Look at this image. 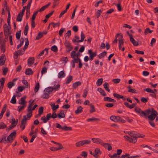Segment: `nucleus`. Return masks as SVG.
<instances>
[{"instance_id": "f257e3e1", "label": "nucleus", "mask_w": 158, "mask_h": 158, "mask_svg": "<svg viewBox=\"0 0 158 158\" xmlns=\"http://www.w3.org/2000/svg\"><path fill=\"white\" fill-rule=\"evenodd\" d=\"M127 133L130 135L131 137L126 135L124 136L125 139L130 142L135 143L137 141V138H143L144 136H142L139 134H137L135 132H127Z\"/></svg>"}, {"instance_id": "f03ea898", "label": "nucleus", "mask_w": 158, "mask_h": 158, "mask_svg": "<svg viewBox=\"0 0 158 158\" xmlns=\"http://www.w3.org/2000/svg\"><path fill=\"white\" fill-rule=\"evenodd\" d=\"M146 112L147 116H148V118L150 120H153L157 115V112L153 110H151L150 109H148L146 110Z\"/></svg>"}, {"instance_id": "7ed1b4c3", "label": "nucleus", "mask_w": 158, "mask_h": 158, "mask_svg": "<svg viewBox=\"0 0 158 158\" xmlns=\"http://www.w3.org/2000/svg\"><path fill=\"white\" fill-rule=\"evenodd\" d=\"M34 101L31 102V100L29 101V104L27 109V116L28 118H30L31 116V108L33 104Z\"/></svg>"}, {"instance_id": "20e7f679", "label": "nucleus", "mask_w": 158, "mask_h": 158, "mask_svg": "<svg viewBox=\"0 0 158 158\" xmlns=\"http://www.w3.org/2000/svg\"><path fill=\"white\" fill-rule=\"evenodd\" d=\"M135 110L140 116L144 117L145 118H147V112H146V110L145 112L143 111L141 109L138 108H135Z\"/></svg>"}, {"instance_id": "39448f33", "label": "nucleus", "mask_w": 158, "mask_h": 158, "mask_svg": "<svg viewBox=\"0 0 158 158\" xmlns=\"http://www.w3.org/2000/svg\"><path fill=\"white\" fill-rule=\"evenodd\" d=\"M10 27L7 26V24H5L4 26V32L5 36L11 34V32L10 31Z\"/></svg>"}, {"instance_id": "423d86ee", "label": "nucleus", "mask_w": 158, "mask_h": 158, "mask_svg": "<svg viewBox=\"0 0 158 158\" xmlns=\"http://www.w3.org/2000/svg\"><path fill=\"white\" fill-rule=\"evenodd\" d=\"M110 118L111 120L114 122H122L123 123H124L125 122V120L122 119L119 116H112L110 117Z\"/></svg>"}, {"instance_id": "0eeeda50", "label": "nucleus", "mask_w": 158, "mask_h": 158, "mask_svg": "<svg viewBox=\"0 0 158 158\" xmlns=\"http://www.w3.org/2000/svg\"><path fill=\"white\" fill-rule=\"evenodd\" d=\"M56 127L57 128L61 129L65 131L71 130V127H67L66 126H64L62 127L58 123H56Z\"/></svg>"}, {"instance_id": "6e6552de", "label": "nucleus", "mask_w": 158, "mask_h": 158, "mask_svg": "<svg viewBox=\"0 0 158 158\" xmlns=\"http://www.w3.org/2000/svg\"><path fill=\"white\" fill-rule=\"evenodd\" d=\"M16 132H14L11 133L8 137L7 140L10 143L11 142L15 137Z\"/></svg>"}, {"instance_id": "1a4fd4ad", "label": "nucleus", "mask_w": 158, "mask_h": 158, "mask_svg": "<svg viewBox=\"0 0 158 158\" xmlns=\"http://www.w3.org/2000/svg\"><path fill=\"white\" fill-rule=\"evenodd\" d=\"M81 61L80 59L79 58H75L73 59V60H72L71 62V64L72 68H74L75 67V63H78Z\"/></svg>"}, {"instance_id": "9d476101", "label": "nucleus", "mask_w": 158, "mask_h": 158, "mask_svg": "<svg viewBox=\"0 0 158 158\" xmlns=\"http://www.w3.org/2000/svg\"><path fill=\"white\" fill-rule=\"evenodd\" d=\"M101 154V152L99 149L98 148L95 149L93 153V156L95 158H98L99 154Z\"/></svg>"}, {"instance_id": "9b49d317", "label": "nucleus", "mask_w": 158, "mask_h": 158, "mask_svg": "<svg viewBox=\"0 0 158 158\" xmlns=\"http://www.w3.org/2000/svg\"><path fill=\"white\" fill-rule=\"evenodd\" d=\"M88 53L89 54V55L90 60H92L94 57L96 55V53L92 52V50L91 49L88 50Z\"/></svg>"}, {"instance_id": "f8f14e48", "label": "nucleus", "mask_w": 158, "mask_h": 158, "mask_svg": "<svg viewBox=\"0 0 158 158\" xmlns=\"http://www.w3.org/2000/svg\"><path fill=\"white\" fill-rule=\"evenodd\" d=\"M127 34L130 37V40L133 44L135 46H137L138 44V42L136 41L134 38L131 36V35L129 34L128 32H127Z\"/></svg>"}, {"instance_id": "ddd939ff", "label": "nucleus", "mask_w": 158, "mask_h": 158, "mask_svg": "<svg viewBox=\"0 0 158 158\" xmlns=\"http://www.w3.org/2000/svg\"><path fill=\"white\" fill-rule=\"evenodd\" d=\"M85 38V36L83 32L81 31V39L80 40H78L77 41H76V40H73V42H81L83 41L84 38Z\"/></svg>"}, {"instance_id": "4468645a", "label": "nucleus", "mask_w": 158, "mask_h": 158, "mask_svg": "<svg viewBox=\"0 0 158 158\" xmlns=\"http://www.w3.org/2000/svg\"><path fill=\"white\" fill-rule=\"evenodd\" d=\"M91 139L94 143H99L101 144H103V141L98 138H92Z\"/></svg>"}, {"instance_id": "2eb2a0df", "label": "nucleus", "mask_w": 158, "mask_h": 158, "mask_svg": "<svg viewBox=\"0 0 158 158\" xmlns=\"http://www.w3.org/2000/svg\"><path fill=\"white\" fill-rule=\"evenodd\" d=\"M122 158H125L127 157V158H135L136 157H139V156H130L129 154H125V155H123L121 156Z\"/></svg>"}, {"instance_id": "dca6fc26", "label": "nucleus", "mask_w": 158, "mask_h": 158, "mask_svg": "<svg viewBox=\"0 0 158 158\" xmlns=\"http://www.w3.org/2000/svg\"><path fill=\"white\" fill-rule=\"evenodd\" d=\"M26 97H24L22 98L19 101V104L20 105H26V101L25 99L26 98Z\"/></svg>"}, {"instance_id": "f3484780", "label": "nucleus", "mask_w": 158, "mask_h": 158, "mask_svg": "<svg viewBox=\"0 0 158 158\" xmlns=\"http://www.w3.org/2000/svg\"><path fill=\"white\" fill-rule=\"evenodd\" d=\"M5 60V55L2 54L0 58V65H3L4 64Z\"/></svg>"}, {"instance_id": "a211bd4d", "label": "nucleus", "mask_w": 158, "mask_h": 158, "mask_svg": "<svg viewBox=\"0 0 158 158\" xmlns=\"http://www.w3.org/2000/svg\"><path fill=\"white\" fill-rule=\"evenodd\" d=\"M34 63V58H30L28 60V64L29 66H31Z\"/></svg>"}, {"instance_id": "6ab92c4d", "label": "nucleus", "mask_w": 158, "mask_h": 158, "mask_svg": "<svg viewBox=\"0 0 158 158\" xmlns=\"http://www.w3.org/2000/svg\"><path fill=\"white\" fill-rule=\"evenodd\" d=\"M23 15V12H20L19 13L17 18V20L18 21L20 22L22 21Z\"/></svg>"}, {"instance_id": "aec40b11", "label": "nucleus", "mask_w": 158, "mask_h": 158, "mask_svg": "<svg viewBox=\"0 0 158 158\" xmlns=\"http://www.w3.org/2000/svg\"><path fill=\"white\" fill-rule=\"evenodd\" d=\"M104 100L105 101L110 102H115V100L114 99L111 98L109 97H105L104 98Z\"/></svg>"}, {"instance_id": "412c9836", "label": "nucleus", "mask_w": 158, "mask_h": 158, "mask_svg": "<svg viewBox=\"0 0 158 158\" xmlns=\"http://www.w3.org/2000/svg\"><path fill=\"white\" fill-rule=\"evenodd\" d=\"M53 87H49L45 89L44 90L47 93L50 94L53 90Z\"/></svg>"}, {"instance_id": "4be33fe9", "label": "nucleus", "mask_w": 158, "mask_h": 158, "mask_svg": "<svg viewBox=\"0 0 158 158\" xmlns=\"http://www.w3.org/2000/svg\"><path fill=\"white\" fill-rule=\"evenodd\" d=\"M65 76V74L63 71L60 72L58 74V77L59 78H62Z\"/></svg>"}, {"instance_id": "5701e85b", "label": "nucleus", "mask_w": 158, "mask_h": 158, "mask_svg": "<svg viewBox=\"0 0 158 158\" xmlns=\"http://www.w3.org/2000/svg\"><path fill=\"white\" fill-rule=\"evenodd\" d=\"M57 145H59L60 146V147H59V148H56L55 147H52L50 148V149L52 151H56L57 150H58L59 149H62V146L59 143H58Z\"/></svg>"}, {"instance_id": "b1692460", "label": "nucleus", "mask_w": 158, "mask_h": 158, "mask_svg": "<svg viewBox=\"0 0 158 158\" xmlns=\"http://www.w3.org/2000/svg\"><path fill=\"white\" fill-rule=\"evenodd\" d=\"M98 91L99 92L100 94L103 96H106V94L104 90L102 89L99 88L98 89Z\"/></svg>"}, {"instance_id": "393cba45", "label": "nucleus", "mask_w": 158, "mask_h": 158, "mask_svg": "<svg viewBox=\"0 0 158 158\" xmlns=\"http://www.w3.org/2000/svg\"><path fill=\"white\" fill-rule=\"evenodd\" d=\"M123 37L122 35L121 36V38H118V40L119 41V44H118V46H123L124 43L123 40L122 39V38Z\"/></svg>"}, {"instance_id": "a878e982", "label": "nucleus", "mask_w": 158, "mask_h": 158, "mask_svg": "<svg viewBox=\"0 0 158 158\" xmlns=\"http://www.w3.org/2000/svg\"><path fill=\"white\" fill-rule=\"evenodd\" d=\"M6 106L5 105L4 106L3 108L2 109V111L0 114V119L2 118L3 114L5 112L6 110Z\"/></svg>"}, {"instance_id": "bb28decb", "label": "nucleus", "mask_w": 158, "mask_h": 158, "mask_svg": "<svg viewBox=\"0 0 158 158\" xmlns=\"http://www.w3.org/2000/svg\"><path fill=\"white\" fill-rule=\"evenodd\" d=\"M49 94L44 90V94L42 96V97L44 98H49Z\"/></svg>"}, {"instance_id": "cd10ccee", "label": "nucleus", "mask_w": 158, "mask_h": 158, "mask_svg": "<svg viewBox=\"0 0 158 158\" xmlns=\"http://www.w3.org/2000/svg\"><path fill=\"white\" fill-rule=\"evenodd\" d=\"M65 115L62 111H61L58 114H57V116L59 118H64V117Z\"/></svg>"}, {"instance_id": "c85d7f7f", "label": "nucleus", "mask_w": 158, "mask_h": 158, "mask_svg": "<svg viewBox=\"0 0 158 158\" xmlns=\"http://www.w3.org/2000/svg\"><path fill=\"white\" fill-rule=\"evenodd\" d=\"M82 108L81 106H80L77 107V110L75 111V112L76 114H78L82 111Z\"/></svg>"}, {"instance_id": "c756f323", "label": "nucleus", "mask_w": 158, "mask_h": 158, "mask_svg": "<svg viewBox=\"0 0 158 158\" xmlns=\"http://www.w3.org/2000/svg\"><path fill=\"white\" fill-rule=\"evenodd\" d=\"M113 96L114 97H116V98H118V99L121 98L123 100L125 99L124 98V97L123 96H121V95H120L119 94H116V93L114 94H113Z\"/></svg>"}, {"instance_id": "7c9ffc66", "label": "nucleus", "mask_w": 158, "mask_h": 158, "mask_svg": "<svg viewBox=\"0 0 158 158\" xmlns=\"http://www.w3.org/2000/svg\"><path fill=\"white\" fill-rule=\"evenodd\" d=\"M103 87L105 89L108 91V92H110V89L108 88V84L106 82H105L103 84Z\"/></svg>"}, {"instance_id": "2f4dec72", "label": "nucleus", "mask_w": 158, "mask_h": 158, "mask_svg": "<svg viewBox=\"0 0 158 158\" xmlns=\"http://www.w3.org/2000/svg\"><path fill=\"white\" fill-rule=\"evenodd\" d=\"M33 73L32 70L30 69H27L25 71V73L26 75H31Z\"/></svg>"}, {"instance_id": "473e14b6", "label": "nucleus", "mask_w": 158, "mask_h": 158, "mask_svg": "<svg viewBox=\"0 0 158 158\" xmlns=\"http://www.w3.org/2000/svg\"><path fill=\"white\" fill-rule=\"evenodd\" d=\"M0 47L2 52H4L5 51V44L3 43H1L0 44Z\"/></svg>"}, {"instance_id": "72a5a7b5", "label": "nucleus", "mask_w": 158, "mask_h": 158, "mask_svg": "<svg viewBox=\"0 0 158 158\" xmlns=\"http://www.w3.org/2000/svg\"><path fill=\"white\" fill-rule=\"evenodd\" d=\"M26 42H25V44L24 46V47L23 48V50H26L27 48V47L29 45V42L28 39L27 38H26Z\"/></svg>"}, {"instance_id": "f704fd0d", "label": "nucleus", "mask_w": 158, "mask_h": 158, "mask_svg": "<svg viewBox=\"0 0 158 158\" xmlns=\"http://www.w3.org/2000/svg\"><path fill=\"white\" fill-rule=\"evenodd\" d=\"M128 91L129 92L133 93H136V90L134 89H132L131 88V86H129L128 87Z\"/></svg>"}, {"instance_id": "c9c22d12", "label": "nucleus", "mask_w": 158, "mask_h": 158, "mask_svg": "<svg viewBox=\"0 0 158 158\" xmlns=\"http://www.w3.org/2000/svg\"><path fill=\"white\" fill-rule=\"evenodd\" d=\"M64 44L67 48H73L71 45L67 41H66L64 43Z\"/></svg>"}, {"instance_id": "e433bc0d", "label": "nucleus", "mask_w": 158, "mask_h": 158, "mask_svg": "<svg viewBox=\"0 0 158 158\" xmlns=\"http://www.w3.org/2000/svg\"><path fill=\"white\" fill-rule=\"evenodd\" d=\"M103 82V79L100 78L98 79L96 82V84L98 86H100L102 84Z\"/></svg>"}, {"instance_id": "4c0bfd02", "label": "nucleus", "mask_w": 158, "mask_h": 158, "mask_svg": "<svg viewBox=\"0 0 158 158\" xmlns=\"http://www.w3.org/2000/svg\"><path fill=\"white\" fill-rule=\"evenodd\" d=\"M12 123L11 125V126H12V127H11V128H12L13 127H14L17 124V123L18 120H17V122H15V119L14 118H13L12 119Z\"/></svg>"}, {"instance_id": "58836bf2", "label": "nucleus", "mask_w": 158, "mask_h": 158, "mask_svg": "<svg viewBox=\"0 0 158 158\" xmlns=\"http://www.w3.org/2000/svg\"><path fill=\"white\" fill-rule=\"evenodd\" d=\"M10 102L11 103L13 104H15L16 103V100L15 95H14L13 96Z\"/></svg>"}, {"instance_id": "ea45409f", "label": "nucleus", "mask_w": 158, "mask_h": 158, "mask_svg": "<svg viewBox=\"0 0 158 158\" xmlns=\"http://www.w3.org/2000/svg\"><path fill=\"white\" fill-rule=\"evenodd\" d=\"M39 83H37L35 85L34 89V91L36 93L38 91L39 88Z\"/></svg>"}, {"instance_id": "a19ab883", "label": "nucleus", "mask_w": 158, "mask_h": 158, "mask_svg": "<svg viewBox=\"0 0 158 158\" xmlns=\"http://www.w3.org/2000/svg\"><path fill=\"white\" fill-rule=\"evenodd\" d=\"M51 4L50 3H48L45 6H44L40 9V11H42L44 10L46 8L48 7Z\"/></svg>"}, {"instance_id": "79ce46f5", "label": "nucleus", "mask_w": 158, "mask_h": 158, "mask_svg": "<svg viewBox=\"0 0 158 158\" xmlns=\"http://www.w3.org/2000/svg\"><path fill=\"white\" fill-rule=\"evenodd\" d=\"M81 83L80 81H77L74 83L73 84V87L74 88H77L78 86L80 85Z\"/></svg>"}, {"instance_id": "37998d69", "label": "nucleus", "mask_w": 158, "mask_h": 158, "mask_svg": "<svg viewBox=\"0 0 158 158\" xmlns=\"http://www.w3.org/2000/svg\"><path fill=\"white\" fill-rule=\"evenodd\" d=\"M26 107V105H22V106H19L18 107V110L20 112L22 110H23Z\"/></svg>"}, {"instance_id": "c03bdc74", "label": "nucleus", "mask_w": 158, "mask_h": 158, "mask_svg": "<svg viewBox=\"0 0 158 158\" xmlns=\"http://www.w3.org/2000/svg\"><path fill=\"white\" fill-rule=\"evenodd\" d=\"M72 80V77L71 76H69L68 78L66 83L67 84H69Z\"/></svg>"}, {"instance_id": "a18cd8bd", "label": "nucleus", "mask_w": 158, "mask_h": 158, "mask_svg": "<svg viewBox=\"0 0 158 158\" xmlns=\"http://www.w3.org/2000/svg\"><path fill=\"white\" fill-rule=\"evenodd\" d=\"M15 85V84L13 82H10L8 83V87L9 89L11 88L12 86H14Z\"/></svg>"}, {"instance_id": "49530a36", "label": "nucleus", "mask_w": 158, "mask_h": 158, "mask_svg": "<svg viewBox=\"0 0 158 158\" xmlns=\"http://www.w3.org/2000/svg\"><path fill=\"white\" fill-rule=\"evenodd\" d=\"M106 52H104L102 53H100L98 56L99 58L100 59L102 58L106 55Z\"/></svg>"}, {"instance_id": "de8ad7c7", "label": "nucleus", "mask_w": 158, "mask_h": 158, "mask_svg": "<svg viewBox=\"0 0 158 158\" xmlns=\"http://www.w3.org/2000/svg\"><path fill=\"white\" fill-rule=\"evenodd\" d=\"M43 108L42 107H40L39 110V114L38 115L40 116L43 113Z\"/></svg>"}, {"instance_id": "09e8293b", "label": "nucleus", "mask_w": 158, "mask_h": 158, "mask_svg": "<svg viewBox=\"0 0 158 158\" xmlns=\"http://www.w3.org/2000/svg\"><path fill=\"white\" fill-rule=\"evenodd\" d=\"M152 30H150L149 28H147L145 31L144 34L145 35L147 34L148 33H151L152 32Z\"/></svg>"}, {"instance_id": "8fccbe9b", "label": "nucleus", "mask_w": 158, "mask_h": 158, "mask_svg": "<svg viewBox=\"0 0 158 158\" xmlns=\"http://www.w3.org/2000/svg\"><path fill=\"white\" fill-rule=\"evenodd\" d=\"M83 141H79L76 143V146L77 147H79L83 145Z\"/></svg>"}, {"instance_id": "3c124183", "label": "nucleus", "mask_w": 158, "mask_h": 158, "mask_svg": "<svg viewBox=\"0 0 158 158\" xmlns=\"http://www.w3.org/2000/svg\"><path fill=\"white\" fill-rule=\"evenodd\" d=\"M76 52L74 51H72L71 53V57L73 59L76 58Z\"/></svg>"}, {"instance_id": "603ef678", "label": "nucleus", "mask_w": 158, "mask_h": 158, "mask_svg": "<svg viewBox=\"0 0 158 158\" xmlns=\"http://www.w3.org/2000/svg\"><path fill=\"white\" fill-rule=\"evenodd\" d=\"M21 36L20 31L17 32L16 34V38L19 39H20Z\"/></svg>"}, {"instance_id": "864d4df0", "label": "nucleus", "mask_w": 158, "mask_h": 158, "mask_svg": "<svg viewBox=\"0 0 158 158\" xmlns=\"http://www.w3.org/2000/svg\"><path fill=\"white\" fill-rule=\"evenodd\" d=\"M61 60L63 61L62 63H65L68 61V60L67 57H63L61 59Z\"/></svg>"}, {"instance_id": "5fc2aeb1", "label": "nucleus", "mask_w": 158, "mask_h": 158, "mask_svg": "<svg viewBox=\"0 0 158 158\" xmlns=\"http://www.w3.org/2000/svg\"><path fill=\"white\" fill-rule=\"evenodd\" d=\"M144 90L148 92L151 93L153 94H155L154 91H153L152 90H151V89L149 88H146Z\"/></svg>"}, {"instance_id": "6e6d98bb", "label": "nucleus", "mask_w": 158, "mask_h": 158, "mask_svg": "<svg viewBox=\"0 0 158 158\" xmlns=\"http://www.w3.org/2000/svg\"><path fill=\"white\" fill-rule=\"evenodd\" d=\"M27 119V118H26V115L24 116L23 118L22 119L21 121V123L25 124Z\"/></svg>"}, {"instance_id": "4d7b16f0", "label": "nucleus", "mask_w": 158, "mask_h": 158, "mask_svg": "<svg viewBox=\"0 0 158 158\" xmlns=\"http://www.w3.org/2000/svg\"><path fill=\"white\" fill-rule=\"evenodd\" d=\"M51 49L54 52H56L57 50V48L56 46L54 45L51 47Z\"/></svg>"}, {"instance_id": "13d9d810", "label": "nucleus", "mask_w": 158, "mask_h": 158, "mask_svg": "<svg viewBox=\"0 0 158 158\" xmlns=\"http://www.w3.org/2000/svg\"><path fill=\"white\" fill-rule=\"evenodd\" d=\"M65 30V28H61L60 31H59V35L60 36H61L62 34L64 32V31Z\"/></svg>"}, {"instance_id": "bf43d9fd", "label": "nucleus", "mask_w": 158, "mask_h": 158, "mask_svg": "<svg viewBox=\"0 0 158 158\" xmlns=\"http://www.w3.org/2000/svg\"><path fill=\"white\" fill-rule=\"evenodd\" d=\"M51 106L52 108V110L54 111L57 109V108H56V105H55V104L54 103H51Z\"/></svg>"}, {"instance_id": "052dcab7", "label": "nucleus", "mask_w": 158, "mask_h": 158, "mask_svg": "<svg viewBox=\"0 0 158 158\" xmlns=\"http://www.w3.org/2000/svg\"><path fill=\"white\" fill-rule=\"evenodd\" d=\"M102 12L101 10H98L96 13V15L97 18H98L100 15L101 13Z\"/></svg>"}, {"instance_id": "680f3d73", "label": "nucleus", "mask_w": 158, "mask_h": 158, "mask_svg": "<svg viewBox=\"0 0 158 158\" xmlns=\"http://www.w3.org/2000/svg\"><path fill=\"white\" fill-rule=\"evenodd\" d=\"M24 42V40L23 39L21 42L20 44L18 45L17 47V48L19 49L20 47H21L22 46Z\"/></svg>"}, {"instance_id": "e2e57ef3", "label": "nucleus", "mask_w": 158, "mask_h": 158, "mask_svg": "<svg viewBox=\"0 0 158 158\" xmlns=\"http://www.w3.org/2000/svg\"><path fill=\"white\" fill-rule=\"evenodd\" d=\"M32 2V0H30L29 1V2H28V3L27 6V11L28 10H29V9L30 8V6H31V5Z\"/></svg>"}, {"instance_id": "0e129e2a", "label": "nucleus", "mask_w": 158, "mask_h": 158, "mask_svg": "<svg viewBox=\"0 0 158 158\" xmlns=\"http://www.w3.org/2000/svg\"><path fill=\"white\" fill-rule=\"evenodd\" d=\"M22 83L26 85V87H27L28 86V84L27 81L25 80H23L22 81Z\"/></svg>"}, {"instance_id": "69168bd1", "label": "nucleus", "mask_w": 158, "mask_h": 158, "mask_svg": "<svg viewBox=\"0 0 158 158\" xmlns=\"http://www.w3.org/2000/svg\"><path fill=\"white\" fill-rule=\"evenodd\" d=\"M43 36V34L42 33H39L37 36L36 37V40H38L41 37Z\"/></svg>"}, {"instance_id": "338daca9", "label": "nucleus", "mask_w": 158, "mask_h": 158, "mask_svg": "<svg viewBox=\"0 0 158 158\" xmlns=\"http://www.w3.org/2000/svg\"><path fill=\"white\" fill-rule=\"evenodd\" d=\"M82 141L83 143V145L89 144L91 142L90 140H84Z\"/></svg>"}, {"instance_id": "774afa93", "label": "nucleus", "mask_w": 158, "mask_h": 158, "mask_svg": "<svg viewBox=\"0 0 158 158\" xmlns=\"http://www.w3.org/2000/svg\"><path fill=\"white\" fill-rule=\"evenodd\" d=\"M71 35V31L70 30H69L67 31L65 35V37H66L67 36L69 37Z\"/></svg>"}]
</instances>
